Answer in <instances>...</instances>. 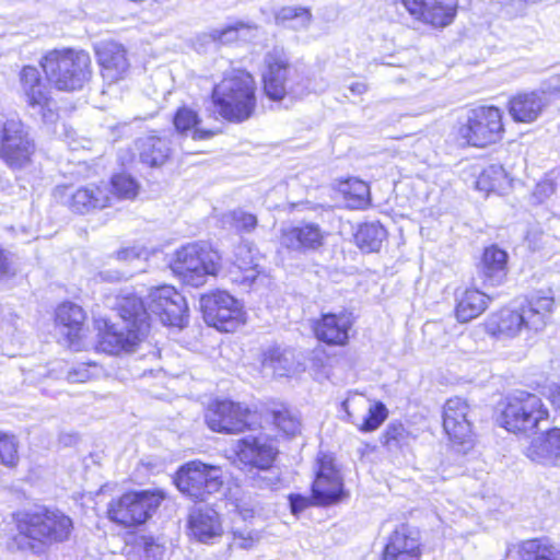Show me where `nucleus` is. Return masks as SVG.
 <instances>
[{
	"label": "nucleus",
	"instance_id": "obj_1",
	"mask_svg": "<svg viewBox=\"0 0 560 560\" xmlns=\"http://www.w3.org/2000/svg\"><path fill=\"white\" fill-rule=\"evenodd\" d=\"M107 304L117 312L121 324H107L100 332L97 348L109 354L133 352L149 331V312L140 296L128 292L108 298Z\"/></svg>",
	"mask_w": 560,
	"mask_h": 560
},
{
	"label": "nucleus",
	"instance_id": "obj_2",
	"mask_svg": "<svg viewBox=\"0 0 560 560\" xmlns=\"http://www.w3.org/2000/svg\"><path fill=\"white\" fill-rule=\"evenodd\" d=\"M552 306L553 296L536 292L520 308H502L492 314L487 330L499 339L514 338L523 330L540 331L547 324Z\"/></svg>",
	"mask_w": 560,
	"mask_h": 560
},
{
	"label": "nucleus",
	"instance_id": "obj_3",
	"mask_svg": "<svg viewBox=\"0 0 560 560\" xmlns=\"http://www.w3.org/2000/svg\"><path fill=\"white\" fill-rule=\"evenodd\" d=\"M217 112L226 120L242 122L254 114L256 108V83L245 70H233L212 91Z\"/></svg>",
	"mask_w": 560,
	"mask_h": 560
},
{
	"label": "nucleus",
	"instance_id": "obj_4",
	"mask_svg": "<svg viewBox=\"0 0 560 560\" xmlns=\"http://www.w3.org/2000/svg\"><path fill=\"white\" fill-rule=\"evenodd\" d=\"M40 66L48 81L60 91H78L91 79V57L84 50L62 49L46 54Z\"/></svg>",
	"mask_w": 560,
	"mask_h": 560
},
{
	"label": "nucleus",
	"instance_id": "obj_5",
	"mask_svg": "<svg viewBox=\"0 0 560 560\" xmlns=\"http://www.w3.org/2000/svg\"><path fill=\"white\" fill-rule=\"evenodd\" d=\"M264 91L272 101L283 100L287 95L299 96L304 91L303 75L299 68L290 62L282 46H273L264 57Z\"/></svg>",
	"mask_w": 560,
	"mask_h": 560
},
{
	"label": "nucleus",
	"instance_id": "obj_6",
	"mask_svg": "<svg viewBox=\"0 0 560 560\" xmlns=\"http://www.w3.org/2000/svg\"><path fill=\"white\" fill-rule=\"evenodd\" d=\"M19 534L28 539V546L62 542L70 537L73 529L72 520L59 510H42L25 513L18 517Z\"/></svg>",
	"mask_w": 560,
	"mask_h": 560
},
{
	"label": "nucleus",
	"instance_id": "obj_7",
	"mask_svg": "<svg viewBox=\"0 0 560 560\" xmlns=\"http://www.w3.org/2000/svg\"><path fill=\"white\" fill-rule=\"evenodd\" d=\"M220 260L219 253L207 243H190L176 252L172 269L184 283L198 288L217 275Z\"/></svg>",
	"mask_w": 560,
	"mask_h": 560
},
{
	"label": "nucleus",
	"instance_id": "obj_8",
	"mask_svg": "<svg viewBox=\"0 0 560 560\" xmlns=\"http://www.w3.org/2000/svg\"><path fill=\"white\" fill-rule=\"evenodd\" d=\"M548 417V409L540 397L527 392H515L505 399L497 421L513 433H529Z\"/></svg>",
	"mask_w": 560,
	"mask_h": 560
},
{
	"label": "nucleus",
	"instance_id": "obj_9",
	"mask_svg": "<svg viewBox=\"0 0 560 560\" xmlns=\"http://www.w3.org/2000/svg\"><path fill=\"white\" fill-rule=\"evenodd\" d=\"M164 499L165 494L161 490L130 491L110 503L108 514L112 521L124 526L143 524Z\"/></svg>",
	"mask_w": 560,
	"mask_h": 560
},
{
	"label": "nucleus",
	"instance_id": "obj_10",
	"mask_svg": "<svg viewBox=\"0 0 560 560\" xmlns=\"http://www.w3.org/2000/svg\"><path fill=\"white\" fill-rule=\"evenodd\" d=\"M175 485L183 494L191 500L206 501L209 495L221 489L223 481L219 467L192 460L178 469Z\"/></svg>",
	"mask_w": 560,
	"mask_h": 560
},
{
	"label": "nucleus",
	"instance_id": "obj_11",
	"mask_svg": "<svg viewBox=\"0 0 560 560\" xmlns=\"http://www.w3.org/2000/svg\"><path fill=\"white\" fill-rule=\"evenodd\" d=\"M504 127L502 112L494 106H481L469 110L459 128V136L474 147H487L502 139Z\"/></svg>",
	"mask_w": 560,
	"mask_h": 560
},
{
	"label": "nucleus",
	"instance_id": "obj_12",
	"mask_svg": "<svg viewBox=\"0 0 560 560\" xmlns=\"http://www.w3.org/2000/svg\"><path fill=\"white\" fill-rule=\"evenodd\" d=\"M205 322L220 331H234L244 323L240 302L225 291H215L200 298Z\"/></svg>",
	"mask_w": 560,
	"mask_h": 560
},
{
	"label": "nucleus",
	"instance_id": "obj_13",
	"mask_svg": "<svg viewBox=\"0 0 560 560\" xmlns=\"http://www.w3.org/2000/svg\"><path fill=\"white\" fill-rule=\"evenodd\" d=\"M254 418L255 413L246 406L229 399L212 401L205 413V421L210 430L228 434L250 429Z\"/></svg>",
	"mask_w": 560,
	"mask_h": 560
},
{
	"label": "nucleus",
	"instance_id": "obj_14",
	"mask_svg": "<svg viewBox=\"0 0 560 560\" xmlns=\"http://www.w3.org/2000/svg\"><path fill=\"white\" fill-rule=\"evenodd\" d=\"M20 82L32 115L44 124L56 122L58 119L56 104L49 97V91L43 82L38 69L25 66L20 72Z\"/></svg>",
	"mask_w": 560,
	"mask_h": 560
},
{
	"label": "nucleus",
	"instance_id": "obj_15",
	"mask_svg": "<svg viewBox=\"0 0 560 560\" xmlns=\"http://www.w3.org/2000/svg\"><path fill=\"white\" fill-rule=\"evenodd\" d=\"M35 149L28 131L20 119L10 118L0 127V156L11 167H22Z\"/></svg>",
	"mask_w": 560,
	"mask_h": 560
},
{
	"label": "nucleus",
	"instance_id": "obj_16",
	"mask_svg": "<svg viewBox=\"0 0 560 560\" xmlns=\"http://www.w3.org/2000/svg\"><path fill=\"white\" fill-rule=\"evenodd\" d=\"M148 308L164 325L183 327L188 318V305L185 296L174 287L162 285L149 293Z\"/></svg>",
	"mask_w": 560,
	"mask_h": 560
},
{
	"label": "nucleus",
	"instance_id": "obj_17",
	"mask_svg": "<svg viewBox=\"0 0 560 560\" xmlns=\"http://www.w3.org/2000/svg\"><path fill=\"white\" fill-rule=\"evenodd\" d=\"M443 428L453 445L466 453L472 447V429L469 419V406L459 397L450 398L443 410Z\"/></svg>",
	"mask_w": 560,
	"mask_h": 560
},
{
	"label": "nucleus",
	"instance_id": "obj_18",
	"mask_svg": "<svg viewBox=\"0 0 560 560\" xmlns=\"http://www.w3.org/2000/svg\"><path fill=\"white\" fill-rule=\"evenodd\" d=\"M421 555L422 544L419 532L402 524L386 538L382 560H420Z\"/></svg>",
	"mask_w": 560,
	"mask_h": 560
},
{
	"label": "nucleus",
	"instance_id": "obj_19",
	"mask_svg": "<svg viewBox=\"0 0 560 560\" xmlns=\"http://www.w3.org/2000/svg\"><path fill=\"white\" fill-rule=\"evenodd\" d=\"M95 54L105 80L116 82L125 78L129 70V61L121 44L112 40L101 42L95 46Z\"/></svg>",
	"mask_w": 560,
	"mask_h": 560
},
{
	"label": "nucleus",
	"instance_id": "obj_20",
	"mask_svg": "<svg viewBox=\"0 0 560 560\" xmlns=\"http://www.w3.org/2000/svg\"><path fill=\"white\" fill-rule=\"evenodd\" d=\"M277 455L276 448L261 436H247L238 441L236 456L244 467L266 470Z\"/></svg>",
	"mask_w": 560,
	"mask_h": 560
},
{
	"label": "nucleus",
	"instance_id": "obj_21",
	"mask_svg": "<svg viewBox=\"0 0 560 560\" xmlns=\"http://www.w3.org/2000/svg\"><path fill=\"white\" fill-rule=\"evenodd\" d=\"M353 324L352 314L340 312L338 314H323L314 325V334L319 341L327 345L343 346L349 339V330Z\"/></svg>",
	"mask_w": 560,
	"mask_h": 560
},
{
	"label": "nucleus",
	"instance_id": "obj_22",
	"mask_svg": "<svg viewBox=\"0 0 560 560\" xmlns=\"http://www.w3.org/2000/svg\"><path fill=\"white\" fill-rule=\"evenodd\" d=\"M550 105V95L545 91L520 93L509 101V113L514 121L530 124L538 119Z\"/></svg>",
	"mask_w": 560,
	"mask_h": 560
},
{
	"label": "nucleus",
	"instance_id": "obj_23",
	"mask_svg": "<svg viewBox=\"0 0 560 560\" xmlns=\"http://www.w3.org/2000/svg\"><path fill=\"white\" fill-rule=\"evenodd\" d=\"M325 232L316 223H304L299 226L283 229L280 237L282 246L305 253L317 250L323 246Z\"/></svg>",
	"mask_w": 560,
	"mask_h": 560
},
{
	"label": "nucleus",
	"instance_id": "obj_24",
	"mask_svg": "<svg viewBox=\"0 0 560 560\" xmlns=\"http://www.w3.org/2000/svg\"><path fill=\"white\" fill-rule=\"evenodd\" d=\"M340 474L326 463H322L312 485V498L315 504L326 505L338 502L343 495Z\"/></svg>",
	"mask_w": 560,
	"mask_h": 560
},
{
	"label": "nucleus",
	"instance_id": "obj_25",
	"mask_svg": "<svg viewBox=\"0 0 560 560\" xmlns=\"http://www.w3.org/2000/svg\"><path fill=\"white\" fill-rule=\"evenodd\" d=\"M188 528L190 534L203 544H209L213 538L222 535L219 514L209 508L191 510L188 517Z\"/></svg>",
	"mask_w": 560,
	"mask_h": 560
},
{
	"label": "nucleus",
	"instance_id": "obj_26",
	"mask_svg": "<svg viewBox=\"0 0 560 560\" xmlns=\"http://www.w3.org/2000/svg\"><path fill=\"white\" fill-rule=\"evenodd\" d=\"M136 149L140 161L151 167L166 163L173 151L171 139L156 135H147L137 139Z\"/></svg>",
	"mask_w": 560,
	"mask_h": 560
},
{
	"label": "nucleus",
	"instance_id": "obj_27",
	"mask_svg": "<svg viewBox=\"0 0 560 560\" xmlns=\"http://www.w3.org/2000/svg\"><path fill=\"white\" fill-rule=\"evenodd\" d=\"M508 254L495 245L489 246L483 250L479 275L486 285H500L508 273Z\"/></svg>",
	"mask_w": 560,
	"mask_h": 560
},
{
	"label": "nucleus",
	"instance_id": "obj_28",
	"mask_svg": "<svg viewBox=\"0 0 560 560\" xmlns=\"http://www.w3.org/2000/svg\"><path fill=\"white\" fill-rule=\"evenodd\" d=\"M526 455L533 462L560 467V429L555 428L534 439Z\"/></svg>",
	"mask_w": 560,
	"mask_h": 560
},
{
	"label": "nucleus",
	"instance_id": "obj_29",
	"mask_svg": "<svg viewBox=\"0 0 560 560\" xmlns=\"http://www.w3.org/2000/svg\"><path fill=\"white\" fill-rule=\"evenodd\" d=\"M108 187L90 185L78 188L70 198L69 207L73 212L84 214L94 209H103L110 202Z\"/></svg>",
	"mask_w": 560,
	"mask_h": 560
},
{
	"label": "nucleus",
	"instance_id": "obj_30",
	"mask_svg": "<svg viewBox=\"0 0 560 560\" xmlns=\"http://www.w3.org/2000/svg\"><path fill=\"white\" fill-rule=\"evenodd\" d=\"M489 298L479 290L465 289L455 293V317L459 323H468L481 315L488 307Z\"/></svg>",
	"mask_w": 560,
	"mask_h": 560
},
{
	"label": "nucleus",
	"instance_id": "obj_31",
	"mask_svg": "<svg viewBox=\"0 0 560 560\" xmlns=\"http://www.w3.org/2000/svg\"><path fill=\"white\" fill-rule=\"evenodd\" d=\"M84 319L85 314L82 307L74 303H63L56 310V323L71 345L80 337Z\"/></svg>",
	"mask_w": 560,
	"mask_h": 560
},
{
	"label": "nucleus",
	"instance_id": "obj_32",
	"mask_svg": "<svg viewBox=\"0 0 560 560\" xmlns=\"http://www.w3.org/2000/svg\"><path fill=\"white\" fill-rule=\"evenodd\" d=\"M201 119L196 110L187 106L179 107L173 118V124L177 133L187 136L191 132L194 140H206L214 133L211 130L199 128Z\"/></svg>",
	"mask_w": 560,
	"mask_h": 560
},
{
	"label": "nucleus",
	"instance_id": "obj_33",
	"mask_svg": "<svg viewBox=\"0 0 560 560\" xmlns=\"http://www.w3.org/2000/svg\"><path fill=\"white\" fill-rule=\"evenodd\" d=\"M457 4L455 2L443 3L439 0H430L423 8V14H419L417 20L435 27L450 25L456 16Z\"/></svg>",
	"mask_w": 560,
	"mask_h": 560
},
{
	"label": "nucleus",
	"instance_id": "obj_34",
	"mask_svg": "<svg viewBox=\"0 0 560 560\" xmlns=\"http://www.w3.org/2000/svg\"><path fill=\"white\" fill-rule=\"evenodd\" d=\"M522 560H560V545L548 539H530L521 546Z\"/></svg>",
	"mask_w": 560,
	"mask_h": 560
},
{
	"label": "nucleus",
	"instance_id": "obj_35",
	"mask_svg": "<svg viewBox=\"0 0 560 560\" xmlns=\"http://www.w3.org/2000/svg\"><path fill=\"white\" fill-rule=\"evenodd\" d=\"M386 237V230L378 222L364 223L354 234L357 245L368 253L378 252Z\"/></svg>",
	"mask_w": 560,
	"mask_h": 560
},
{
	"label": "nucleus",
	"instance_id": "obj_36",
	"mask_svg": "<svg viewBox=\"0 0 560 560\" xmlns=\"http://www.w3.org/2000/svg\"><path fill=\"white\" fill-rule=\"evenodd\" d=\"M234 265L243 271L244 279L253 282L258 276L257 257L252 244L242 242L234 249Z\"/></svg>",
	"mask_w": 560,
	"mask_h": 560
},
{
	"label": "nucleus",
	"instance_id": "obj_37",
	"mask_svg": "<svg viewBox=\"0 0 560 560\" xmlns=\"http://www.w3.org/2000/svg\"><path fill=\"white\" fill-rule=\"evenodd\" d=\"M508 183V176L501 165H490L485 168L476 180V188L481 191L490 192L503 189Z\"/></svg>",
	"mask_w": 560,
	"mask_h": 560
},
{
	"label": "nucleus",
	"instance_id": "obj_38",
	"mask_svg": "<svg viewBox=\"0 0 560 560\" xmlns=\"http://www.w3.org/2000/svg\"><path fill=\"white\" fill-rule=\"evenodd\" d=\"M271 417L275 425L285 435L294 436L300 433L301 422L299 417L285 406L272 409Z\"/></svg>",
	"mask_w": 560,
	"mask_h": 560
},
{
	"label": "nucleus",
	"instance_id": "obj_39",
	"mask_svg": "<svg viewBox=\"0 0 560 560\" xmlns=\"http://www.w3.org/2000/svg\"><path fill=\"white\" fill-rule=\"evenodd\" d=\"M342 191L350 208L360 209L368 206L370 187L365 182L360 179H350L345 184Z\"/></svg>",
	"mask_w": 560,
	"mask_h": 560
},
{
	"label": "nucleus",
	"instance_id": "obj_40",
	"mask_svg": "<svg viewBox=\"0 0 560 560\" xmlns=\"http://www.w3.org/2000/svg\"><path fill=\"white\" fill-rule=\"evenodd\" d=\"M256 31V26L238 22L234 25L226 26L223 30L214 31L213 38L224 44L238 39L247 40L255 36Z\"/></svg>",
	"mask_w": 560,
	"mask_h": 560
},
{
	"label": "nucleus",
	"instance_id": "obj_41",
	"mask_svg": "<svg viewBox=\"0 0 560 560\" xmlns=\"http://www.w3.org/2000/svg\"><path fill=\"white\" fill-rule=\"evenodd\" d=\"M410 433L401 423L393 422L386 427L382 434V443L389 451H395L408 445Z\"/></svg>",
	"mask_w": 560,
	"mask_h": 560
},
{
	"label": "nucleus",
	"instance_id": "obj_42",
	"mask_svg": "<svg viewBox=\"0 0 560 560\" xmlns=\"http://www.w3.org/2000/svg\"><path fill=\"white\" fill-rule=\"evenodd\" d=\"M291 366L292 362L287 357V353L278 348L270 349L264 355L262 368L265 370H271L273 375L284 376L291 370Z\"/></svg>",
	"mask_w": 560,
	"mask_h": 560
},
{
	"label": "nucleus",
	"instance_id": "obj_43",
	"mask_svg": "<svg viewBox=\"0 0 560 560\" xmlns=\"http://www.w3.org/2000/svg\"><path fill=\"white\" fill-rule=\"evenodd\" d=\"M19 462V441L15 435L0 430V465L14 467Z\"/></svg>",
	"mask_w": 560,
	"mask_h": 560
},
{
	"label": "nucleus",
	"instance_id": "obj_44",
	"mask_svg": "<svg viewBox=\"0 0 560 560\" xmlns=\"http://www.w3.org/2000/svg\"><path fill=\"white\" fill-rule=\"evenodd\" d=\"M224 222L240 233H250L257 226L255 214L242 209L230 211L224 215Z\"/></svg>",
	"mask_w": 560,
	"mask_h": 560
},
{
	"label": "nucleus",
	"instance_id": "obj_45",
	"mask_svg": "<svg viewBox=\"0 0 560 560\" xmlns=\"http://www.w3.org/2000/svg\"><path fill=\"white\" fill-rule=\"evenodd\" d=\"M387 416L388 411L383 402L377 401L369 404L368 415L363 418L362 423L359 425V430L361 432H373L381 427Z\"/></svg>",
	"mask_w": 560,
	"mask_h": 560
},
{
	"label": "nucleus",
	"instance_id": "obj_46",
	"mask_svg": "<svg viewBox=\"0 0 560 560\" xmlns=\"http://www.w3.org/2000/svg\"><path fill=\"white\" fill-rule=\"evenodd\" d=\"M135 546L142 552L144 560H162L165 547L153 536H139L136 538Z\"/></svg>",
	"mask_w": 560,
	"mask_h": 560
},
{
	"label": "nucleus",
	"instance_id": "obj_47",
	"mask_svg": "<svg viewBox=\"0 0 560 560\" xmlns=\"http://www.w3.org/2000/svg\"><path fill=\"white\" fill-rule=\"evenodd\" d=\"M113 195L118 198L132 199L138 194V184L129 175L116 174L110 180Z\"/></svg>",
	"mask_w": 560,
	"mask_h": 560
},
{
	"label": "nucleus",
	"instance_id": "obj_48",
	"mask_svg": "<svg viewBox=\"0 0 560 560\" xmlns=\"http://www.w3.org/2000/svg\"><path fill=\"white\" fill-rule=\"evenodd\" d=\"M101 369L94 362H82L67 372L69 383H84L100 375Z\"/></svg>",
	"mask_w": 560,
	"mask_h": 560
},
{
	"label": "nucleus",
	"instance_id": "obj_49",
	"mask_svg": "<svg viewBox=\"0 0 560 560\" xmlns=\"http://www.w3.org/2000/svg\"><path fill=\"white\" fill-rule=\"evenodd\" d=\"M260 539V535L255 530H233L232 545L241 549H250Z\"/></svg>",
	"mask_w": 560,
	"mask_h": 560
},
{
	"label": "nucleus",
	"instance_id": "obj_50",
	"mask_svg": "<svg viewBox=\"0 0 560 560\" xmlns=\"http://www.w3.org/2000/svg\"><path fill=\"white\" fill-rule=\"evenodd\" d=\"M557 184L551 178H544L540 180L533 191V197L537 202H542L556 191Z\"/></svg>",
	"mask_w": 560,
	"mask_h": 560
},
{
	"label": "nucleus",
	"instance_id": "obj_51",
	"mask_svg": "<svg viewBox=\"0 0 560 560\" xmlns=\"http://www.w3.org/2000/svg\"><path fill=\"white\" fill-rule=\"evenodd\" d=\"M148 258V250L143 246H132L129 248H124L117 253V259L118 260H125V261H135L140 259H147Z\"/></svg>",
	"mask_w": 560,
	"mask_h": 560
},
{
	"label": "nucleus",
	"instance_id": "obj_52",
	"mask_svg": "<svg viewBox=\"0 0 560 560\" xmlns=\"http://www.w3.org/2000/svg\"><path fill=\"white\" fill-rule=\"evenodd\" d=\"M303 9V7H283L275 13V21L278 25L289 27L292 20H294L300 13L299 10Z\"/></svg>",
	"mask_w": 560,
	"mask_h": 560
},
{
	"label": "nucleus",
	"instance_id": "obj_53",
	"mask_svg": "<svg viewBox=\"0 0 560 560\" xmlns=\"http://www.w3.org/2000/svg\"><path fill=\"white\" fill-rule=\"evenodd\" d=\"M288 499L290 503L291 513L295 516H298L312 503L308 498L299 493H291Z\"/></svg>",
	"mask_w": 560,
	"mask_h": 560
},
{
	"label": "nucleus",
	"instance_id": "obj_54",
	"mask_svg": "<svg viewBox=\"0 0 560 560\" xmlns=\"http://www.w3.org/2000/svg\"><path fill=\"white\" fill-rule=\"evenodd\" d=\"M298 16L290 23V28L294 31L306 30L312 22V13L307 8L299 10Z\"/></svg>",
	"mask_w": 560,
	"mask_h": 560
},
{
	"label": "nucleus",
	"instance_id": "obj_55",
	"mask_svg": "<svg viewBox=\"0 0 560 560\" xmlns=\"http://www.w3.org/2000/svg\"><path fill=\"white\" fill-rule=\"evenodd\" d=\"M366 404H369V401L365 399L364 396L353 395V396L347 398L342 402V408L347 412V416L349 417V419H351L352 423H355L354 415H353V411L351 410V408H354V407L361 406V405H366Z\"/></svg>",
	"mask_w": 560,
	"mask_h": 560
},
{
	"label": "nucleus",
	"instance_id": "obj_56",
	"mask_svg": "<svg viewBox=\"0 0 560 560\" xmlns=\"http://www.w3.org/2000/svg\"><path fill=\"white\" fill-rule=\"evenodd\" d=\"M430 0H401L406 10L416 19L419 14H423V8Z\"/></svg>",
	"mask_w": 560,
	"mask_h": 560
},
{
	"label": "nucleus",
	"instance_id": "obj_57",
	"mask_svg": "<svg viewBox=\"0 0 560 560\" xmlns=\"http://www.w3.org/2000/svg\"><path fill=\"white\" fill-rule=\"evenodd\" d=\"M131 273L130 272H125V271H110V270H105V271H101L100 272V277L101 279L105 280V281H119L121 279H127L128 277H130Z\"/></svg>",
	"mask_w": 560,
	"mask_h": 560
},
{
	"label": "nucleus",
	"instance_id": "obj_58",
	"mask_svg": "<svg viewBox=\"0 0 560 560\" xmlns=\"http://www.w3.org/2000/svg\"><path fill=\"white\" fill-rule=\"evenodd\" d=\"M10 273V265L8 259L2 250H0V279L9 276Z\"/></svg>",
	"mask_w": 560,
	"mask_h": 560
},
{
	"label": "nucleus",
	"instance_id": "obj_59",
	"mask_svg": "<svg viewBox=\"0 0 560 560\" xmlns=\"http://www.w3.org/2000/svg\"><path fill=\"white\" fill-rule=\"evenodd\" d=\"M350 90L353 94H363L366 91V85L363 82H355L350 85Z\"/></svg>",
	"mask_w": 560,
	"mask_h": 560
},
{
	"label": "nucleus",
	"instance_id": "obj_60",
	"mask_svg": "<svg viewBox=\"0 0 560 560\" xmlns=\"http://www.w3.org/2000/svg\"><path fill=\"white\" fill-rule=\"evenodd\" d=\"M552 404L560 410V386L552 393Z\"/></svg>",
	"mask_w": 560,
	"mask_h": 560
}]
</instances>
